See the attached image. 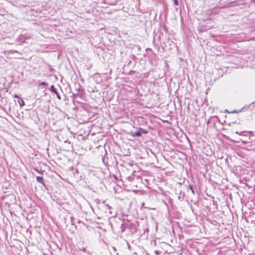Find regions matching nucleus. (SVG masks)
Segmentation results:
<instances>
[{"instance_id":"0eeeda50","label":"nucleus","mask_w":255,"mask_h":255,"mask_svg":"<svg viewBox=\"0 0 255 255\" xmlns=\"http://www.w3.org/2000/svg\"><path fill=\"white\" fill-rule=\"evenodd\" d=\"M18 102L20 107H22L25 105L24 101L21 98H19V100L18 101Z\"/></svg>"},{"instance_id":"6e6552de","label":"nucleus","mask_w":255,"mask_h":255,"mask_svg":"<svg viewBox=\"0 0 255 255\" xmlns=\"http://www.w3.org/2000/svg\"><path fill=\"white\" fill-rule=\"evenodd\" d=\"M48 83L45 82H41L39 83V86H42L43 87H46L48 86Z\"/></svg>"},{"instance_id":"f3484780","label":"nucleus","mask_w":255,"mask_h":255,"mask_svg":"<svg viewBox=\"0 0 255 255\" xmlns=\"http://www.w3.org/2000/svg\"><path fill=\"white\" fill-rule=\"evenodd\" d=\"M232 113H237V111L236 110H234L233 112H231Z\"/></svg>"},{"instance_id":"20e7f679","label":"nucleus","mask_w":255,"mask_h":255,"mask_svg":"<svg viewBox=\"0 0 255 255\" xmlns=\"http://www.w3.org/2000/svg\"><path fill=\"white\" fill-rule=\"evenodd\" d=\"M50 91L54 93L55 94H56V97L59 100H61V96L59 94L56 88L55 87V86L54 85H51L50 86V88L49 89Z\"/></svg>"},{"instance_id":"dca6fc26","label":"nucleus","mask_w":255,"mask_h":255,"mask_svg":"<svg viewBox=\"0 0 255 255\" xmlns=\"http://www.w3.org/2000/svg\"><path fill=\"white\" fill-rule=\"evenodd\" d=\"M14 97L15 98H16L19 99V97H18V95H16V94H15V95H14Z\"/></svg>"},{"instance_id":"6ab92c4d","label":"nucleus","mask_w":255,"mask_h":255,"mask_svg":"<svg viewBox=\"0 0 255 255\" xmlns=\"http://www.w3.org/2000/svg\"><path fill=\"white\" fill-rule=\"evenodd\" d=\"M181 193H182V191H180V193H179V194H180V195H181Z\"/></svg>"},{"instance_id":"2eb2a0df","label":"nucleus","mask_w":255,"mask_h":255,"mask_svg":"<svg viewBox=\"0 0 255 255\" xmlns=\"http://www.w3.org/2000/svg\"><path fill=\"white\" fill-rule=\"evenodd\" d=\"M35 170L37 172H38V173H41V174H42V173H43V171H42V170H41V171H39V170H38V169H35Z\"/></svg>"},{"instance_id":"f257e3e1","label":"nucleus","mask_w":255,"mask_h":255,"mask_svg":"<svg viewBox=\"0 0 255 255\" xmlns=\"http://www.w3.org/2000/svg\"><path fill=\"white\" fill-rule=\"evenodd\" d=\"M253 132L252 131H242L241 132L236 131V134H238L239 135H243V136H249V140H245V139H241L242 142L244 144H247L252 142L251 136Z\"/></svg>"},{"instance_id":"423d86ee","label":"nucleus","mask_w":255,"mask_h":255,"mask_svg":"<svg viewBox=\"0 0 255 255\" xmlns=\"http://www.w3.org/2000/svg\"><path fill=\"white\" fill-rule=\"evenodd\" d=\"M127 228V225L126 226L124 224H122L120 226V229L121 230L122 233H124L125 231V230Z\"/></svg>"},{"instance_id":"9d476101","label":"nucleus","mask_w":255,"mask_h":255,"mask_svg":"<svg viewBox=\"0 0 255 255\" xmlns=\"http://www.w3.org/2000/svg\"><path fill=\"white\" fill-rule=\"evenodd\" d=\"M105 206L106 207L107 209L108 210H110V209H111V206H109V205H108V204H106V205H105ZM109 212L112 214V212H111L110 211H109Z\"/></svg>"},{"instance_id":"aec40b11","label":"nucleus","mask_w":255,"mask_h":255,"mask_svg":"<svg viewBox=\"0 0 255 255\" xmlns=\"http://www.w3.org/2000/svg\"><path fill=\"white\" fill-rule=\"evenodd\" d=\"M180 196H179L178 197V199H180Z\"/></svg>"},{"instance_id":"a211bd4d","label":"nucleus","mask_w":255,"mask_h":255,"mask_svg":"<svg viewBox=\"0 0 255 255\" xmlns=\"http://www.w3.org/2000/svg\"><path fill=\"white\" fill-rule=\"evenodd\" d=\"M83 251H84V252H85V251H86V249H85V248H83Z\"/></svg>"},{"instance_id":"39448f33","label":"nucleus","mask_w":255,"mask_h":255,"mask_svg":"<svg viewBox=\"0 0 255 255\" xmlns=\"http://www.w3.org/2000/svg\"><path fill=\"white\" fill-rule=\"evenodd\" d=\"M36 181L39 183H41L42 185L46 188V185L45 183L43 182V178L42 176H37Z\"/></svg>"},{"instance_id":"9b49d317","label":"nucleus","mask_w":255,"mask_h":255,"mask_svg":"<svg viewBox=\"0 0 255 255\" xmlns=\"http://www.w3.org/2000/svg\"><path fill=\"white\" fill-rule=\"evenodd\" d=\"M70 220H71V224L73 225H74V218L73 217H71L70 218Z\"/></svg>"},{"instance_id":"f8f14e48","label":"nucleus","mask_w":255,"mask_h":255,"mask_svg":"<svg viewBox=\"0 0 255 255\" xmlns=\"http://www.w3.org/2000/svg\"><path fill=\"white\" fill-rule=\"evenodd\" d=\"M162 27H163V29L167 32V29L166 25L165 24H164L162 26Z\"/></svg>"},{"instance_id":"1a4fd4ad","label":"nucleus","mask_w":255,"mask_h":255,"mask_svg":"<svg viewBox=\"0 0 255 255\" xmlns=\"http://www.w3.org/2000/svg\"><path fill=\"white\" fill-rule=\"evenodd\" d=\"M189 188L191 190L192 194L194 195L195 194L194 190L193 189V187L192 185L189 184Z\"/></svg>"},{"instance_id":"4468645a","label":"nucleus","mask_w":255,"mask_h":255,"mask_svg":"<svg viewBox=\"0 0 255 255\" xmlns=\"http://www.w3.org/2000/svg\"><path fill=\"white\" fill-rule=\"evenodd\" d=\"M80 85L79 84H78L77 85V87H76V91L78 92L79 90H80Z\"/></svg>"},{"instance_id":"f03ea898","label":"nucleus","mask_w":255,"mask_h":255,"mask_svg":"<svg viewBox=\"0 0 255 255\" xmlns=\"http://www.w3.org/2000/svg\"><path fill=\"white\" fill-rule=\"evenodd\" d=\"M142 133L146 134L147 133V131L141 128H139L137 131L131 132V135L133 137H139L141 136Z\"/></svg>"},{"instance_id":"7ed1b4c3","label":"nucleus","mask_w":255,"mask_h":255,"mask_svg":"<svg viewBox=\"0 0 255 255\" xmlns=\"http://www.w3.org/2000/svg\"><path fill=\"white\" fill-rule=\"evenodd\" d=\"M138 225V222L131 223L127 225V228L129 229L132 233L136 232L137 226Z\"/></svg>"},{"instance_id":"ddd939ff","label":"nucleus","mask_w":255,"mask_h":255,"mask_svg":"<svg viewBox=\"0 0 255 255\" xmlns=\"http://www.w3.org/2000/svg\"><path fill=\"white\" fill-rule=\"evenodd\" d=\"M173 0V2H174V3L175 5H178V0Z\"/></svg>"}]
</instances>
